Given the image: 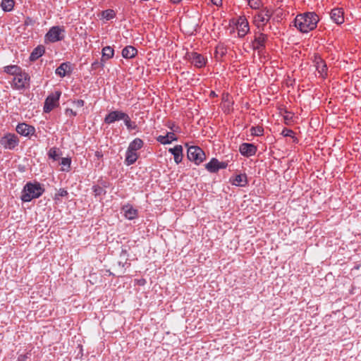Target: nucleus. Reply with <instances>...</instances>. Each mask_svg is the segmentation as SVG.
Segmentation results:
<instances>
[{
  "instance_id": "obj_46",
  "label": "nucleus",
  "mask_w": 361,
  "mask_h": 361,
  "mask_svg": "<svg viewBox=\"0 0 361 361\" xmlns=\"http://www.w3.org/2000/svg\"><path fill=\"white\" fill-rule=\"evenodd\" d=\"M173 4L179 3L181 0H171Z\"/></svg>"
},
{
  "instance_id": "obj_34",
  "label": "nucleus",
  "mask_w": 361,
  "mask_h": 361,
  "mask_svg": "<svg viewBox=\"0 0 361 361\" xmlns=\"http://www.w3.org/2000/svg\"><path fill=\"white\" fill-rule=\"evenodd\" d=\"M49 156L54 160H57L59 158V155L58 154L56 149L54 148L50 149Z\"/></svg>"
},
{
  "instance_id": "obj_3",
  "label": "nucleus",
  "mask_w": 361,
  "mask_h": 361,
  "mask_svg": "<svg viewBox=\"0 0 361 361\" xmlns=\"http://www.w3.org/2000/svg\"><path fill=\"white\" fill-rule=\"evenodd\" d=\"M188 158L196 164H200L205 159V154L200 147L191 146L188 148Z\"/></svg>"
},
{
  "instance_id": "obj_43",
  "label": "nucleus",
  "mask_w": 361,
  "mask_h": 361,
  "mask_svg": "<svg viewBox=\"0 0 361 361\" xmlns=\"http://www.w3.org/2000/svg\"><path fill=\"white\" fill-rule=\"evenodd\" d=\"M27 358V355H20L18 357L17 361H26Z\"/></svg>"
},
{
  "instance_id": "obj_7",
  "label": "nucleus",
  "mask_w": 361,
  "mask_h": 361,
  "mask_svg": "<svg viewBox=\"0 0 361 361\" xmlns=\"http://www.w3.org/2000/svg\"><path fill=\"white\" fill-rule=\"evenodd\" d=\"M18 142V137L14 134H8L2 137L0 140L1 145L6 149H13Z\"/></svg>"
},
{
  "instance_id": "obj_14",
  "label": "nucleus",
  "mask_w": 361,
  "mask_h": 361,
  "mask_svg": "<svg viewBox=\"0 0 361 361\" xmlns=\"http://www.w3.org/2000/svg\"><path fill=\"white\" fill-rule=\"evenodd\" d=\"M16 131L23 136H29L30 135H32L35 130L33 126L23 123L17 126Z\"/></svg>"
},
{
  "instance_id": "obj_36",
  "label": "nucleus",
  "mask_w": 361,
  "mask_h": 361,
  "mask_svg": "<svg viewBox=\"0 0 361 361\" xmlns=\"http://www.w3.org/2000/svg\"><path fill=\"white\" fill-rule=\"evenodd\" d=\"M61 164L67 167V169H63V171L68 170L71 165V159L68 158H63Z\"/></svg>"
},
{
  "instance_id": "obj_39",
  "label": "nucleus",
  "mask_w": 361,
  "mask_h": 361,
  "mask_svg": "<svg viewBox=\"0 0 361 361\" xmlns=\"http://www.w3.org/2000/svg\"><path fill=\"white\" fill-rule=\"evenodd\" d=\"M293 134V132L289 129H284L282 131V135L285 137H291Z\"/></svg>"
},
{
  "instance_id": "obj_21",
  "label": "nucleus",
  "mask_w": 361,
  "mask_h": 361,
  "mask_svg": "<svg viewBox=\"0 0 361 361\" xmlns=\"http://www.w3.org/2000/svg\"><path fill=\"white\" fill-rule=\"evenodd\" d=\"M266 39L267 35L263 33H259L257 36L255 37V41L253 42L254 49H259L260 47H263Z\"/></svg>"
},
{
  "instance_id": "obj_1",
  "label": "nucleus",
  "mask_w": 361,
  "mask_h": 361,
  "mask_svg": "<svg viewBox=\"0 0 361 361\" xmlns=\"http://www.w3.org/2000/svg\"><path fill=\"white\" fill-rule=\"evenodd\" d=\"M319 21L314 13H307L298 15L295 19V26L302 32H307L314 30Z\"/></svg>"
},
{
  "instance_id": "obj_32",
  "label": "nucleus",
  "mask_w": 361,
  "mask_h": 361,
  "mask_svg": "<svg viewBox=\"0 0 361 361\" xmlns=\"http://www.w3.org/2000/svg\"><path fill=\"white\" fill-rule=\"evenodd\" d=\"M249 6L254 9H257L260 6L259 0H247Z\"/></svg>"
},
{
  "instance_id": "obj_6",
  "label": "nucleus",
  "mask_w": 361,
  "mask_h": 361,
  "mask_svg": "<svg viewBox=\"0 0 361 361\" xmlns=\"http://www.w3.org/2000/svg\"><path fill=\"white\" fill-rule=\"evenodd\" d=\"M64 30L59 26L52 27L46 35V39L51 42L60 41L63 39L62 33Z\"/></svg>"
},
{
  "instance_id": "obj_17",
  "label": "nucleus",
  "mask_w": 361,
  "mask_h": 361,
  "mask_svg": "<svg viewBox=\"0 0 361 361\" xmlns=\"http://www.w3.org/2000/svg\"><path fill=\"white\" fill-rule=\"evenodd\" d=\"M169 151L174 156V161L179 164L183 159V147L181 145H176L173 148H170Z\"/></svg>"
},
{
  "instance_id": "obj_38",
  "label": "nucleus",
  "mask_w": 361,
  "mask_h": 361,
  "mask_svg": "<svg viewBox=\"0 0 361 361\" xmlns=\"http://www.w3.org/2000/svg\"><path fill=\"white\" fill-rule=\"evenodd\" d=\"M68 195V192L64 189H60L58 192L56 194V197L58 198V197H64Z\"/></svg>"
},
{
  "instance_id": "obj_30",
  "label": "nucleus",
  "mask_w": 361,
  "mask_h": 361,
  "mask_svg": "<svg viewBox=\"0 0 361 361\" xmlns=\"http://www.w3.org/2000/svg\"><path fill=\"white\" fill-rule=\"evenodd\" d=\"M115 15H116V13H115L114 11L112 9L105 10V11H102V18L107 20L114 18Z\"/></svg>"
},
{
  "instance_id": "obj_28",
  "label": "nucleus",
  "mask_w": 361,
  "mask_h": 361,
  "mask_svg": "<svg viewBox=\"0 0 361 361\" xmlns=\"http://www.w3.org/2000/svg\"><path fill=\"white\" fill-rule=\"evenodd\" d=\"M14 6L13 0H3L1 2L2 9L5 11H10Z\"/></svg>"
},
{
  "instance_id": "obj_5",
  "label": "nucleus",
  "mask_w": 361,
  "mask_h": 361,
  "mask_svg": "<svg viewBox=\"0 0 361 361\" xmlns=\"http://www.w3.org/2000/svg\"><path fill=\"white\" fill-rule=\"evenodd\" d=\"M121 260L114 262L112 269L114 271V274L118 276L124 273V266L127 262V252L126 250H122L121 253Z\"/></svg>"
},
{
  "instance_id": "obj_16",
  "label": "nucleus",
  "mask_w": 361,
  "mask_h": 361,
  "mask_svg": "<svg viewBox=\"0 0 361 361\" xmlns=\"http://www.w3.org/2000/svg\"><path fill=\"white\" fill-rule=\"evenodd\" d=\"M331 18L337 24L344 22L343 12L341 8H334L331 12Z\"/></svg>"
},
{
  "instance_id": "obj_9",
  "label": "nucleus",
  "mask_w": 361,
  "mask_h": 361,
  "mask_svg": "<svg viewBox=\"0 0 361 361\" xmlns=\"http://www.w3.org/2000/svg\"><path fill=\"white\" fill-rule=\"evenodd\" d=\"M28 80V75L25 73L20 72L19 74H17L13 77V85L16 89H22L25 87V85L27 83Z\"/></svg>"
},
{
  "instance_id": "obj_26",
  "label": "nucleus",
  "mask_w": 361,
  "mask_h": 361,
  "mask_svg": "<svg viewBox=\"0 0 361 361\" xmlns=\"http://www.w3.org/2000/svg\"><path fill=\"white\" fill-rule=\"evenodd\" d=\"M247 183V178L245 175L239 174L235 176L233 180V184L237 186H243Z\"/></svg>"
},
{
  "instance_id": "obj_11",
  "label": "nucleus",
  "mask_w": 361,
  "mask_h": 361,
  "mask_svg": "<svg viewBox=\"0 0 361 361\" xmlns=\"http://www.w3.org/2000/svg\"><path fill=\"white\" fill-rule=\"evenodd\" d=\"M271 16L272 11L267 8H264L257 15L255 16V21L257 23H262V25H264L269 20Z\"/></svg>"
},
{
  "instance_id": "obj_41",
  "label": "nucleus",
  "mask_w": 361,
  "mask_h": 361,
  "mask_svg": "<svg viewBox=\"0 0 361 361\" xmlns=\"http://www.w3.org/2000/svg\"><path fill=\"white\" fill-rule=\"evenodd\" d=\"M66 114L67 116H74L76 115V113L73 111L71 109H67L66 110Z\"/></svg>"
},
{
  "instance_id": "obj_44",
  "label": "nucleus",
  "mask_w": 361,
  "mask_h": 361,
  "mask_svg": "<svg viewBox=\"0 0 361 361\" xmlns=\"http://www.w3.org/2000/svg\"><path fill=\"white\" fill-rule=\"evenodd\" d=\"M211 1L216 6H220L222 4V0H211Z\"/></svg>"
},
{
  "instance_id": "obj_18",
  "label": "nucleus",
  "mask_w": 361,
  "mask_h": 361,
  "mask_svg": "<svg viewBox=\"0 0 361 361\" xmlns=\"http://www.w3.org/2000/svg\"><path fill=\"white\" fill-rule=\"evenodd\" d=\"M237 29H238V35L240 37L245 36V34L249 30L248 23L245 20L243 19L240 23H238Z\"/></svg>"
},
{
  "instance_id": "obj_37",
  "label": "nucleus",
  "mask_w": 361,
  "mask_h": 361,
  "mask_svg": "<svg viewBox=\"0 0 361 361\" xmlns=\"http://www.w3.org/2000/svg\"><path fill=\"white\" fill-rule=\"evenodd\" d=\"M286 124L289 125L293 118V114L290 112H286V114L283 116Z\"/></svg>"
},
{
  "instance_id": "obj_4",
  "label": "nucleus",
  "mask_w": 361,
  "mask_h": 361,
  "mask_svg": "<svg viewBox=\"0 0 361 361\" xmlns=\"http://www.w3.org/2000/svg\"><path fill=\"white\" fill-rule=\"evenodd\" d=\"M61 92L60 91H56L54 93H51L47 97L45 100L44 106V111L46 113L50 112L56 105L58 104L59 97Z\"/></svg>"
},
{
  "instance_id": "obj_12",
  "label": "nucleus",
  "mask_w": 361,
  "mask_h": 361,
  "mask_svg": "<svg viewBox=\"0 0 361 361\" xmlns=\"http://www.w3.org/2000/svg\"><path fill=\"white\" fill-rule=\"evenodd\" d=\"M189 59L191 61V63L198 68L203 67L206 63V59L204 57L196 52H192L189 54Z\"/></svg>"
},
{
  "instance_id": "obj_29",
  "label": "nucleus",
  "mask_w": 361,
  "mask_h": 361,
  "mask_svg": "<svg viewBox=\"0 0 361 361\" xmlns=\"http://www.w3.org/2000/svg\"><path fill=\"white\" fill-rule=\"evenodd\" d=\"M114 53V49L109 46L105 47L102 49V56L106 57V59L112 58Z\"/></svg>"
},
{
  "instance_id": "obj_40",
  "label": "nucleus",
  "mask_w": 361,
  "mask_h": 361,
  "mask_svg": "<svg viewBox=\"0 0 361 361\" xmlns=\"http://www.w3.org/2000/svg\"><path fill=\"white\" fill-rule=\"evenodd\" d=\"M166 137H168L169 140H171V142L177 140V137L173 133H168L166 134Z\"/></svg>"
},
{
  "instance_id": "obj_10",
  "label": "nucleus",
  "mask_w": 361,
  "mask_h": 361,
  "mask_svg": "<svg viewBox=\"0 0 361 361\" xmlns=\"http://www.w3.org/2000/svg\"><path fill=\"white\" fill-rule=\"evenodd\" d=\"M126 115V113L121 111H114L110 112L104 118V122L106 123L110 124L116 121L123 120V118H126L125 117Z\"/></svg>"
},
{
  "instance_id": "obj_45",
  "label": "nucleus",
  "mask_w": 361,
  "mask_h": 361,
  "mask_svg": "<svg viewBox=\"0 0 361 361\" xmlns=\"http://www.w3.org/2000/svg\"><path fill=\"white\" fill-rule=\"evenodd\" d=\"M102 192V188H94V192H95L96 195H100Z\"/></svg>"
},
{
  "instance_id": "obj_24",
  "label": "nucleus",
  "mask_w": 361,
  "mask_h": 361,
  "mask_svg": "<svg viewBox=\"0 0 361 361\" xmlns=\"http://www.w3.org/2000/svg\"><path fill=\"white\" fill-rule=\"evenodd\" d=\"M71 68L68 63H61L56 70V73L61 77H64L67 73L70 72Z\"/></svg>"
},
{
  "instance_id": "obj_23",
  "label": "nucleus",
  "mask_w": 361,
  "mask_h": 361,
  "mask_svg": "<svg viewBox=\"0 0 361 361\" xmlns=\"http://www.w3.org/2000/svg\"><path fill=\"white\" fill-rule=\"evenodd\" d=\"M137 157L138 156L136 152L128 149L126 157V162L127 163V165H131L134 164L136 161Z\"/></svg>"
},
{
  "instance_id": "obj_22",
  "label": "nucleus",
  "mask_w": 361,
  "mask_h": 361,
  "mask_svg": "<svg viewBox=\"0 0 361 361\" xmlns=\"http://www.w3.org/2000/svg\"><path fill=\"white\" fill-rule=\"evenodd\" d=\"M125 216L128 219H133L137 216V210L133 208L131 206L126 205L123 207Z\"/></svg>"
},
{
  "instance_id": "obj_15",
  "label": "nucleus",
  "mask_w": 361,
  "mask_h": 361,
  "mask_svg": "<svg viewBox=\"0 0 361 361\" xmlns=\"http://www.w3.org/2000/svg\"><path fill=\"white\" fill-rule=\"evenodd\" d=\"M314 63L318 73L322 78L326 75V65L324 61L320 58V56H315Z\"/></svg>"
},
{
  "instance_id": "obj_8",
  "label": "nucleus",
  "mask_w": 361,
  "mask_h": 361,
  "mask_svg": "<svg viewBox=\"0 0 361 361\" xmlns=\"http://www.w3.org/2000/svg\"><path fill=\"white\" fill-rule=\"evenodd\" d=\"M227 166V162L219 161L218 159L213 158L206 164L205 167L209 172L216 173L219 169H226Z\"/></svg>"
},
{
  "instance_id": "obj_35",
  "label": "nucleus",
  "mask_w": 361,
  "mask_h": 361,
  "mask_svg": "<svg viewBox=\"0 0 361 361\" xmlns=\"http://www.w3.org/2000/svg\"><path fill=\"white\" fill-rule=\"evenodd\" d=\"M157 140L161 142V144L163 145H166V144H169L171 143V140L168 139V137H166V135L164 136V135H159L158 137H157Z\"/></svg>"
},
{
  "instance_id": "obj_19",
  "label": "nucleus",
  "mask_w": 361,
  "mask_h": 361,
  "mask_svg": "<svg viewBox=\"0 0 361 361\" xmlns=\"http://www.w3.org/2000/svg\"><path fill=\"white\" fill-rule=\"evenodd\" d=\"M137 49L132 46H127L122 50V56L126 59H131L137 54Z\"/></svg>"
},
{
  "instance_id": "obj_27",
  "label": "nucleus",
  "mask_w": 361,
  "mask_h": 361,
  "mask_svg": "<svg viewBox=\"0 0 361 361\" xmlns=\"http://www.w3.org/2000/svg\"><path fill=\"white\" fill-rule=\"evenodd\" d=\"M5 72L15 76L21 72V69L17 66H8L5 67Z\"/></svg>"
},
{
  "instance_id": "obj_33",
  "label": "nucleus",
  "mask_w": 361,
  "mask_h": 361,
  "mask_svg": "<svg viewBox=\"0 0 361 361\" xmlns=\"http://www.w3.org/2000/svg\"><path fill=\"white\" fill-rule=\"evenodd\" d=\"M125 117H126V118H123V121H124V123H125L126 126H127L128 129L131 130V129L135 128V126L133 125L128 115L126 114Z\"/></svg>"
},
{
  "instance_id": "obj_31",
  "label": "nucleus",
  "mask_w": 361,
  "mask_h": 361,
  "mask_svg": "<svg viewBox=\"0 0 361 361\" xmlns=\"http://www.w3.org/2000/svg\"><path fill=\"white\" fill-rule=\"evenodd\" d=\"M250 130L252 135L255 136L262 135L264 132V129L260 126L252 127Z\"/></svg>"
},
{
  "instance_id": "obj_20",
  "label": "nucleus",
  "mask_w": 361,
  "mask_h": 361,
  "mask_svg": "<svg viewBox=\"0 0 361 361\" xmlns=\"http://www.w3.org/2000/svg\"><path fill=\"white\" fill-rule=\"evenodd\" d=\"M44 51H45V49L43 46L39 45V46L37 47L31 53L30 56V60L32 61L37 60V59H39L40 56H42L43 55Z\"/></svg>"
},
{
  "instance_id": "obj_42",
  "label": "nucleus",
  "mask_w": 361,
  "mask_h": 361,
  "mask_svg": "<svg viewBox=\"0 0 361 361\" xmlns=\"http://www.w3.org/2000/svg\"><path fill=\"white\" fill-rule=\"evenodd\" d=\"M74 104L77 107H82L84 105V101L82 99H78V100L74 102Z\"/></svg>"
},
{
  "instance_id": "obj_25",
  "label": "nucleus",
  "mask_w": 361,
  "mask_h": 361,
  "mask_svg": "<svg viewBox=\"0 0 361 361\" xmlns=\"http://www.w3.org/2000/svg\"><path fill=\"white\" fill-rule=\"evenodd\" d=\"M143 145V142L141 139L136 138L133 142H131L129 145L128 149L136 152L139 149H140Z\"/></svg>"
},
{
  "instance_id": "obj_2",
  "label": "nucleus",
  "mask_w": 361,
  "mask_h": 361,
  "mask_svg": "<svg viewBox=\"0 0 361 361\" xmlns=\"http://www.w3.org/2000/svg\"><path fill=\"white\" fill-rule=\"evenodd\" d=\"M44 192L39 183H27L23 190L21 200L23 202H30L34 198L39 197Z\"/></svg>"
},
{
  "instance_id": "obj_13",
  "label": "nucleus",
  "mask_w": 361,
  "mask_h": 361,
  "mask_svg": "<svg viewBox=\"0 0 361 361\" xmlns=\"http://www.w3.org/2000/svg\"><path fill=\"white\" fill-rule=\"evenodd\" d=\"M240 153L246 157H250L255 154L257 148L253 144L243 143L239 148Z\"/></svg>"
}]
</instances>
